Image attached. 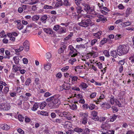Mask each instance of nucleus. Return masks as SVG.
<instances>
[{
    "instance_id": "20",
    "label": "nucleus",
    "mask_w": 134,
    "mask_h": 134,
    "mask_svg": "<svg viewBox=\"0 0 134 134\" xmlns=\"http://www.w3.org/2000/svg\"><path fill=\"white\" fill-rule=\"evenodd\" d=\"M110 98V103L112 105L114 104V102L115 101L114 97L111 96Z\"/></svg>"
},
{
    "instance_id": "37",
    "label": "nucleus",
    "mask_w": 134,
    "mask_h": 134,
    "mask_svg": "<svg viewBox=\"0 0 134 134\" xmlns=\"http://www.w3.org/2000/svg\"><path fill=\"white\" fill-rule=\"evenodd\" d=\"M117 115H116L115 114H114L110 119V121L111 122H113L117 118Z\"/></svg>"
},
{
    "instance_id": "34",
    "label": "nucleus",
    "mask_w": 134,
    "mask_h": 134,
    "mask_svg": "<svg viewBox=\"0 0 134 134\" xmlns=\"http://www.w3.org/2000/svg\"><path fill=\"white\" fill-rule=\"evenodd\" d=\"M90 131H91V130L88 128H85L83 130V132L86 134H89V133L90 132Z\"/></svg>"
},
{
    "instance_id": "32",
    "label": "nucleus",
    "mask_w": 134,
    "mask_h": 134,
    "mask_svg": "<svg viewBox=\"0 0 134 134\" xmlns=\"http://www.w3.org/2000/svg\"><path fill=\"white\" fill-rule=\"evenodd\" d=\"M60 27V26L58 25H55L54 26L53 29L56 31H57L59 30Z\"/></svg>"
},
{
    "instance_id": "7",
    "label": "nucleus",
    "mask_w": 134,
    "mask_h": 134,
    "mask_svg": "<svg viewBox=\"0 0 134 134\" xmlns=\"http://www.w3.org/2000/svg\"><path fill=\"white\" fill-rule=\"evenodd\" d=\"M0 127L1 129H2L3 130H9L10 128V126H8L6 124L1 125H0Z\"/></svg>"
},
{
    "instance_id": "9",
    "label": "nucleus",
    "mask_w": 134,
    "mask_h": 134,
    "mask_svg": "<svg viewBox=\"0 0 134 134\" xmlns=\"http://www.w3.org/2000/svg\"><path fill=\"white\" fill-rule=\"evenodd\" d=\"M71 127V122L68 121H66L65 122L64 125V127L67 129L70 128Z\"/></svg>"
},
{
    "instance_id": "30",
    "label": "nucleus",
    "mask_w": 134,
    "mask_h": 134,
    "mask_svg": "<svg viewBox=\"0 0 134 134\" xmlns=\"http://www.w3.org/2000/svg\"><path fill=\"white\" fill-rule=\"evenodd\" d=\"M20 99H21L24 101L27 100L29 99V98L27 97L26 95L20 96Z\"/></svg>"
},
{
    "instance_id": "35",
    "label": "nucleus",
    "mask_w": 134,
    "mask_h": 134,
    "mask_svg": "<svg viewBox=\"0 0 134 134\" xmlns=\"http://www.w3.org/2000/svg\"><path fill=\"white\" fill-rule=\"evenodd\" d=\"M39 16L37 15H35L33 16L32 18V19L33 20L36 21L38 20L39 18Z\"/></svg>"
},
{
    "instance_id": "15",
    "label": "nucleus",
    "mask_w": 134,
    "mask_h": 134,
    "mask_svg": "<svg viewBox=\"0 0 134 134\" xmlns=\"http://www.w3.org/2000/svg\"><path fill=\"white\" fill-rule=\"evenodd\" d=\"M51 67V65L50 63H48L44 66V69L46 70H49Z\"/></svg>"
},
{
    "instance_id": "1",
    "label": "nucleus",
    "mask_w": 134,
    "mask_h": 134,
    "mask_svg": "<svg viewBox=\"0 0 134 134\" xmlns=\"http://www.w3.org/2000/svg\"><path fill=\"white\" fill-rule=\"evenodd\" d=\"M59 95L57 94L47 98L46 101L50 102L48 105V106L51 108L53 109L58 107L60 104V102L59 98Z\"/></svg>"
},
{
    "instance_id": "16",
    "label": "nucleus",
    "mask_w": 134,
    "mask_h": 134,
    "mask_svg": "<svg viewBox=\"0 0 134 134\" xmlns=\"http://www.w3.org/2000/svg\"><path fill=\"white\" fill-rule=\"evenodd\" d=\"M74 52V51H71L69 52V54H68V56L69 57L70 56H71V57H74L76 56L77 55V53H73Z\"/></svg>"
},
{
    "instance_id": "2",
    "label": "nucleus",
    "mask_w": 134,
    "mask_h": 134,
    "mask_svg": "<svg viewBox=\"0 0 134 134\" xmlns=\"http://www.w3.org/2000/svg\"><path fill=\"white\" fill-rule=\"evenodd\" d=\"M129 47L127 45L123 44L119 46L117 49L118 54L119 56L126 54L129 52Z\"/></svg>"
},
{
    "instance_id": "55",
    "label": "nucleus",
    "mask_w": 134,
    "mask_h": 134,
    "mask_svg": "<svg viewBox=\"0 0 134 134\" xmlns=\"http://www.w3.org/2000/svg\"><path fill=\"white\" fill-rule=\"evenodd\" d=\"M87 117L84 118H83V120L82 121V123L84 124H86L87 121Z\"/></svg>"
},
{
    "instance_id": "43",
    "label": "nucleus",
    "mask_w": 134,
    "mask_h": 134,
    "mask_svg": "<svg viewBox=\"0 0 134 134\" xmlns=\"http://www.w3.org/2000/svg\"><path fill=\"white\" fill-rule=\"evenodd\" d=\"M103 53L106 56L108 57L110 56V55L108 51L106 50H104L103 51Z\"/></svg>"
},
{
    "instance_id": "10",
    "label": "nucleus",
    "mask_w": 134,
    "mask_h": 134,
    "mask_svg": "<svg viewBox=\"0 0 134 134\" xmlns=\"http://www.w3.org/2000/svg\"><path fill=\"white\" fill-rule=\"evenodd\" d=\"M102 107L108 109L110 108L111 107L110 105L106 103H103L100 104Z\"/></svg>"
},
{
    "instance_id": "62",
    "label": "nucleus",
    "mask_w": 134,
    "mask_h": 134,
    "mask_svg": "<svg viewBox=\"0 0 134 134\" xmlns=\"http://www.w3.org/2000/svg\"><path fill=\"white\" fill-rule=\"evenodd\" d=\"M97 113L95 111H93L92 113L91 114L93 117L96 116H97Z\"/></svg>"
},
{
    "instance_id": "36",
    "label": "nucleus",
    "mask_w": 134,
    "mask_h": 134,
    "mask_svg": "<svg viewBox=\"0 0 134 134\" xmlns=\"http://www.w3.org/2000/svg\"><path fill=\"white\" fill-rule=\"evenodd\" d=\"M17 28L19 30H21L23 29L24 27V26L21 23H20L19 24H17Z\"/></svg>"
},
{
    "instance_id": "24",
    "label": "nucleus",
    "mask_w": 134,
    "mask_h": 134,
    "mask_svg": "<svg viewBox=\"0 0 134 134\" xmlns=\"http://www.w3.org/2000/svg\"><path fill=\"white\" fill-rule=\"evenodd\" d=\"M131 12V8H128L126 10V17H127L129 15L130 13Z\"/></svg>"
},
{
    "instance_id": "47",
    "label": "nucleus",
    "mask_w": 134,
    "mask_h": 134,
    "mask_svg": "<svg viewBox=\"0 0 134 134\" xmlns=\"http://www.w3.org/2000/svg\"><path fill=\"white\" fill-rule=\"evenodd\" d=\"M40 114L42 115H44L46 116H48V113L46 111H42L40 113Z\"/></svg>"
},
{
    "instance_id": "8",
    "label": "nucleus",
    "mask_w": 134,
    "mask_h": 134,
    "mask_svg": "<svg viewBox=\"0 0 134 134\" xmlns=\"http://www.w3.org/2000/svg\"><path fill=\"white\" fill-rule=\"evenodd\" d=\"M76 9L77 10L76 12L78 14H80L81 13H82V12H84L83 10H82V7L79 5H77V7H76Z\"/></svg>"
},
{
    "instance_id": "46",
    "label": "nucleus",
    "mask_w": 134,
    "mask_h": 134,
    "mask_svg": "<svg viewBox=\"0 0 134 134\" xmlns=\"http://www.w3.org/2000/svg\"><path fill=\"white\" fill-rule=\"evenodd\" d=\"M122 37V35H121L117 34L115 37V40H118L120 39Z\"/></svg>"
},
{
    "instance_id": "3",
    "label": "nucleus",
    "mask_w": 134,
    "mask_h": 134,
    "mask_svg": "<svg viewBox=\"0 0 134 134\" xmlns=\"http://www.w3.org/2000/svg\"><path fill=\"white\" fill-rule=\"evenodd\" d=\"M92 21L90 19H85L82 20L81 22L78 23V25L82 27L86 28L88 27L89 26H91L92 25Z\"/></svg>"
},
{
    "instance_id": "61",
    "label": "nucleus",
    "mask_w": 134,
    "mask_h": 134,
    "mask_svg": "<svg viewBox=\"0 0 134 134\" xmlns=\"http://www.w3.org/2000/svg\"><path fill=\"white\" fill-rule=\"evenodd\" d=\"M51 116L52 119H54L56 117V115L55 113L52 112L51 113Z\"/></svg>"
},
{
    "instance_id": "57",
    "label": "nucleus",
    "mask_w": 134,
    "mask_h": 134,
    "mask_svg": "<svg viewBox=\"0 0 134 134\" xmlns=\"http://www.w3.org/2000/svg\"><path fill=\"white\" fill-rule=\"evenodd\" d=\"M83 66H77L75 67V71H77V70H79V69H81L82 68Z\"/></svg>"
},
{
    "instance_id": "31",
    "label": "nucleus",
    "mask_w": 134,
    "mask_h": 134,
    "mask_svg": "<svg viewBox=\"0 0 134 134\" xmlns=\"http://www.w3.org/2000/svg\"><path fill=\"white\" fill-rule=\"evenodd\" d=\"M13 60L16 64H18L19 63V58L17 57H14L13 58Z\"/></svg>"
},
{
    "instance_id": "12",
    "label": "nucleus",
    "mask_w": 134,
    "mask_h": 134,
    "mask_svg": "<svg viewBox=\"0 0 134 134\" xmlns=\"http://www.w3.org/2000/svg\"><path fill=\"white\" fill-rule=\"evenodd\" d=\"M102 34V31H100L97 33H94L93 34V36H95L97 38L99 39L100 38V36Z\"/></svg>"
},
{
    "instance_id": "14",
    "label": "nucleus",
    "mask_w": 134,
    "mask_h": 134,
    "mask_svg": "<svg viewBox=\"0 0 134 134\" xmlns=\"http://www.w3.org/2000/svg\"><path fill=\"white\" fill-rule=\"evenodd\" d=\"M70 115V113L69 112L64 111L62 112V117L63 116L64 117L66 118V117L69 116Z\"/></svg>"
},
{
    "instance_id": "17",
    "label": "nucleus",
    "mask_w": 134,
    "mask_h": 134,
    "mask_svg": "<svg viewBox=\"0 0 134 134\" xmlns=\"http://www.w3.org/2000/svg\"><path fill=\"white\" fill-rule=\"evenodd\" d=\"M9 90V88L7 87H5L4 88V89L3 91L2 92V93L3 94H6L8 92Z\"/></svg>"
},
{
    "instance_id": "42",
    "label": "nucleus",
    "mask_w": 134,
    "mask_h": 134,
    "mask_svg": "<svg viewBox=\"0 0 134 134\" xmlns=\"http://www.w3.org/2000/svg\"><path fill=\"white\" fill-rule=\"evenodd\" d=\"M20 98V99L17 100L16 101V103L18 105H20L22 104V100Z\"/></svg>"
},
{
    "instance_id": "59",
    "label": "nucleus",
    "mask_w": 134,
    "mask_h": 134,
    "mask_svg": "<svg viewBox=\"0 0 134 134\" xmlns=\"http://www.w3.org/2000/svg\"><path fill=\"white\" fill-rule=\"evenodd\" d=\"M124 60H122L119 61L118 63V64L119 65H123L125 63Z\"/></svg>"
},
{
    "instance_id": "13",
    "label": "nucleus",
    "mask_w": 134,
    "mask_h": 134,
    "mask_svg": "<svg viewBox=\"0 0 134 134\" xmlns=\"http://www.w3.org/2000/svg\"><path fill=\"white\" fill-rule=\"evenodd\" d=\"M66 30L65 28L62 27L60 26V28L58 31L59 34H61L62 33H65L66 32Z\"/></svg>"
},
{
    "instance_id": "63",
    "label": "nucleus",
    "mask_w": 134,
    "mask_h": 134,
    "mask_svg": "<svg viewBox=\"0 0 134 134\" xmlns=\"http://www.w3.org/2000/svg\"><path fill=\"white\" fill-rule=\"evenodd\" d=\"M23 63L24 64H27L28 63L27 59L26 58H24L23 59Z\"/></svg>"
},
{
    "instance_id": "56",
    "label": "nucleus",
    "mask_w": 134,
    "mask_h": 134,
    "mask_svg": "<svg viewBox=\"0 0 134 134\" xmlns=\"http://www.w3.org/2000/svg\"><path fill=\"white\" fill-rule=\"evenodd\" d=\"M123 24L125 26H127L130 25L131 24V23L130 22L128 21L124 23Z\"/></svg>"
},
{
    "instance_id": "26",
    "label": "nucleus",
    "mask_w": 134,
    "mask_h": 134,
    "mask_svg": "<svg viewBox=\"0 0 134 134\" xmlns=\"http://www.w3.org/2000/svg\"><path fill=\"white\" fill-rule=\"evenodd\" d=\"M13 71L14 72H15L18 70H19L20 69H19V67L17 66H16L15 65H13Z\"/></svg>"
},
{
    "instance_id": "21",
    "label": "nucleus",
    "mask_w": 134,
    "mask_h": 134,
    "mask_svg": "<svg viewBox=\"0 0 134 134\" xmlns=\"http://www.w3.org/2000/svg\"><path fill=\"white\" fill-rule=\"evenodd\" d=\"M43 30L44 31L46 32V33L49 34H52V32L51 30L50 29L44 28L43 29Z\"/></svg>"
},
{
    "instance_id": "39",
    "label": "nucleus",
    "mask_w": 134,
    "mask_h": 134,
    "mask_svg": "<svg viewBox=\"0 0 134 134\" xmlns=\"http://www.w3.org/2000/svg\"><path fill=\"white\" fill-rule=\"evenodd\" d=\"M80 85L83 88H86L88 87V85L84 82H82Z\"/></svg>"
},
{
    "instance_id": "25",
    "label": "nucleus",
    "mask_w": 134,
    "mask_h": 134,
    "mask_svg": "<svg viewBox=\"0 0 134 134\" xmlns=\"http://www.w3.org/2000/svg\"><path fill=\"white\" fill-rule=\"evenodd\" d=\"M55 4V6L56 7H58L63 5V2L62 1H58Z\"/></svg>"
},
{
    "instance_id": "49",
    "label": "nucleus",
    "mask_w": 134,
    "mask_h": 134,
    "mask_svg": "<svg viewBox=\"0 0 134 134\" xmlns=\"http://www.w3.org/2000/svg\"><path fill=\"white\" fill-rule=\"evenodd\" d=\"M64 4L65 6H68L70 5L68 0H64Z\"/></svg>"
},
{
    "instance_id": "19",
    "label": "nucleus",
    "mask_w": 134,
    "mask_h": 134,
    "mask_svg": "<svg viewBox=\"0 0 134 134\" xmlns=\"http://www.w3.org/2000/svg\"><path fill=\"white\" fill-rule=\"evenodd\" d=\"M97 17L99 18V19L102 21H105L106 20V18L104 17V16L102 15H100L98 14Z\"/></svg>"
},
{
    "instance_id": "51",
    "label": "nucleus",
    "mask_w": 134,
    "mask_h": 134,
    "mask_svg": "<svg viewBox=\"0 0 134 134\" xmlns=\"http://www.w3.org/2000/svg\"><path fill=\"white\" fill-rule=\"evenodd\" d=\"M97 41V40L96 39H95L92 40L91 42V45L93 46L94 44L96 43Z\"/></svg>"
},
{
    "instance_id": "27",
    "label": "nucleus",
    "mask_w": 134,
    "mask_h": 134,
    "mask_svg": "<svg viewBox=\"0 0 134 134\" xmlns=\"http://www.w3.org/2000/svg\"><path fill=\"white\" fill-rule=\"evenodd\" d=\"M47 105V104L45 102H44L42 103L40 105L41 109H43Z\"/></svg>"
},
{
    "instance_id": "64",
    "label": "nucleus",
    "mask_w": 134,
    "mask_h": 134,
    "mask_svg": "<svg viewBox=\"0 0 134 134\" xmlns=\"http://www.w3.org/2000/svg\"><path fill=\"white\" fill-rule=\"evenodd\" d=\"M126 134H134V132L131 130H129L127 131Z\"/></svg>"
},
{
    "instance_id": "44",
    "label": "nucleus",
    "mask_w": 134,
    "mask_h": 134,
    "mask_svg": "<svg viewBox=\"0 0 134 134\" xmlns=\"http://www.w3.org/2000/svg\"><path fill=\"white\" fill-rule=\"evenodd\" d=\"M53 8L52 6L46 5L44 6V8L46 9H50Z\"/></svg>"
},
{
    "instance_id": "54",
    "label": "nucleus",
    "mask_w": 134,
    "mask_h": 134,
    "mask_svg": "<svg viewBox=\"0 0 134 134\" xmlns=\"http://www.w3.org/2000/svg\"><path fill=\"white\" fill-rule=\"evenodd\" d=\"M96 92L90 94V97L91 98H93L96 97Z\"/></svg>"
},
{
    "instance_id": "18",
    "label": "nucleus",
    "mask_w": 134,
    "mask_h": 134,
    "mask_svg": "<svg viewBox=\"0 0 134 134\" xmlns=\"http://www.w3.org/2000/svg\"><path fill=\"white\" fill-rule=\"evenodd\" d=\"M31 83V80L29 78H27L25 82V85L26 86H29V84Z\"/></svg>"
},
{
    "instance_id": "48",
    "label": "nucleus",
    "mask_w": 134,
    "mask_h": 134,
    "mask_svg": "<svg viewBox=\"0 0 134 134\" xmlns=\"http://www.w3.org/2000/svg\"><path fill=\"white\" fill-rule=\"evenodd\" d=\"M18 118L19 121L21 122H23L24 119V117L21 115L18 116Z\"/></svg>"
},
{
    "instance_id": "53",
    "label": "nucleus",
    "mask_w": 134,
    "mask_h": 134,
    "mask_svg": "<svg viewBox=\"0 0 134 134\" xmlns=\"http://www.w3.org/2000/svg\"><path fill=\"white\" fill-rule=\"evenodd\" d=\"M77 106L76 104H74L72 105L71 109L73 110H74L77 109Z\"/></svg>"
},
{
    "instance_id": "28",
    "label": "nucleus",
    "mask_w": 134,
    "mask_h": 134,
    "mask_svg": "<svg viewBox=\"0 0 134 134\" xmlns=\"http://www.w3.org/2000/svg\"><path fill=\"white\" fill-rule=\"evenodd\" d=\"M47 18V16L46 15H43L41 18V20L43 22L45 21Z\"/></svg>"
},
{
    "instance_id": "41",
    "label": "nucleus",
    "mask_w": 134,
    "mask_h": 134,
    "mask_svg": "<svg viewBox=\"0 0 134 134\" xmlns=\"http://www.w3.org/2000/svg\"><path fill=\"white\" fill-rule=\"evenodd\" d=\"M69 68L68 66L64 67L61 69L62 71L63 72H65L67 71Z\"/></svg>"
},
{
    "instance_id": "45",
    "label": "nucleus",
    "mask_w": 134,
    "mask_h": 134,
    "mask_svg": "<svg viewBox=\"0 0 134 134\" xmlns=\"http://www.w3.org/2000/svg\"><path fill=\"white\" fill-rule=\"evenodd\" d=\"M73 34L72 33H71L67 37L64 38V39L66 40H67L70 38L72 36Z\"/></svg>"
},
{
    "instance_id": "5",
    "label": "nucleus",
    "mask_w": 134,
    "mask_h": 134,
    "mask_svg": "<svg viewBox=\"0 0 134 134\" xmlns=\"http://www.w3.org/2000/svg\"><path fill=\"white\" fill-rule=\"evenodd\" d=\"M23 46L24 48H25V50L26 51H28L29 49V41L26 40L23 43Z\"/></svg>"
},
{
    "instance_id": "60",
    "label": "nucleus",
    "mask_w": 134,
    "mask_h": 134,
    "mask_svg": "<svg viewBox=\"0 0 134 134\" xmlns=\"http://www.w3.org/2000/svg\"><path fill=\"white\" fill-rule=\"evenodd\" d=\"M115 104L117 105L119 107L121 106V104L119 101L117 100H116L115 101Z\"/></svg>"
},
{
    "instance_id": "50",
    "label": "nucleus",
    "mask_w": 134,
    "mask_h": 134,
    "mask_svg": "<svg viewBox=\"0 0 134 134\" xmlns=\"http://www.w3.org/2000/svg\"><path fill=\"white\" fill-rule=\"evenodd\" d=\"M95 107V105L93 104H91L89 106V109L91 110H93L94 109Z\"/></svg>"
},
{
    "instance_id": "52",
    "label": "nucleus",
    "mask_w": 134,
    "mask_h": 134,
    "mask_svg": "<svg viewBox=\"0 0 134 134\" xmlns=\"http://www.w3.org/2000/svg\"><path fill=\"white\" fill-rule=\"evenodd\" d=\"M114 112H116L118 111L117 108L115 106H113L111 107Z\"/></svg>"
},
{
    "instance_id": "58",
    "label": "nucleus",
    "mask_w": 134,
    "mask_h": 134,
    "mask_svg": "<svg viewBox=\"0 0 134 134\" xmlns=\"http://www.w3.org/2000/svg\"><path fill=\"white\" fill-rule=\"evenodd\" d=\"M96 64L99 69H101L102 67V64L100 62L96 63Z\"/></svg>"
},
{
    "instance_id": "11",
    "label": "nucleus",
    "mask_w": 134,
    "mask_h": 134,
    "mask_svg": "<svg viewBox=\"0 0 134 134\" xmlns=\"http://www.w3.org/2000/svg\"><path fill=\"white\" fill-rule=\"evenodd\" d=\"M110 53L111 55L114 58H116L118 56L117 52L116 50L111 51Z\"/></svg>"
},
{
    "instance_id": "29",
    "label": "nucleus",
    "mask_w": 134,
    "mask_h": 134,
    "mask_svg": "<svg viewBox=\"0 0 134 134\" xmlns=\"http://www.w3.org/2000/svg\"><path fill=\"white\" fill-rule=\"evenodd\" d=\"M74 131L77 132H81L83 131V130L79 127H76L74 129Z\"/></svg>"
},
{
    "instance_id": "23",
    "label": "nucleus",
    "mask_w": 134,
    "mask_h": 134,
    "mask_svg": "<svg viewBox=\"0 0 134 134\" xmlns=\"http://www.w3.org/2000/svg\"><path fill=\"white\" fill-rule=\"evenodd\" d=\"M38 107V106L37 104L36 103H35L33 106L31 110L33 111H35L37 110Z\"/></svg>"
},
{
    "instance_id": "40",
    "label": "nucleus",
    "mask_w": 134,
    "mask_h": 134,
    "mask_svg": "<svg viewBox=\"0 0 134 134\" xmlns=\"http://www.w3.org/2000/svg\"><path fill=\"white\" fill-rule=\"evenodd\" d=\"M76 59L75 58H73L70 59L69 61V62L71 63L72 65L73 64L74 62H75L76 61Z\"/></svg>"
},
{
    "instance_id": "38",
    "label": "nucleus",
    "mask_w": 134,
    "mask_h": 134,
    "mask_svg": "<svg viewBox=\"0 0 134 134\" xmlns=\"http://www.w3.org/2000/svg\"><path fill=\"white\" fill-rule=\"evenodd\" d=\"M55 112L57 113L58 115L60 117H62V112L60 111L59 110H56L54 111Z\"/></svg>"
},
{
    "instance_id": "6",
    "label": "nucleus",
    "mask_w": 134,
    "mask_h": 134,
    "mask_svg": "<svg viewBox=\"0 0 134 134\" xmlns=\"http://www.w3.org/2000/svg\"><path fill=\"white\" fill-rule=\"evenodd\" d=\"M3 110H9L10 108V106L7 103H3Z\"/></svg>"
},
{
    "instance_id": "22",
    "label": "nucleus",
    "mask_w": 134,
    "mask_h": 134,
    "mask_svg": "<svg viewBox=\"0 0 134 134\" xmlns=\"http://www.w3.org/2000/svg\"><path fill=\"white\" fill-rule=\"evenodd\" d=\"M80 116L82 118L87 117L88 116L87 113H83L82 112H80Z\"/></svg>"
},
{
    "instance_id": "33",
    "label": "nucleus",
    "mask_w": 134,
    "mask_h": 134,
    "mask_svg": "<svg viewBox=\"0 0 134 134\" xmlns=\"http://www.w3.org/2000/svg\"><path fill=\"white\" fill-rule=\"evenodd\" d=\"M107 41L108 40L107 38H104L103 39L100 41V43L101 44L103 45L107 43Z\"/></svg>"
},
{
    "instance_id": "4",
    "label": "nucleus",
    "mask_w": 134,
    "mask_h": 134,
    "mask_svg": "<svg viewBox=\"0 0 134 134\" xmlns=\"http://www.w3.org/2000/svg\"><path fill=\"white\" fill-rule=\"evenodd\" d=\"M83 5L84 7V10L87 13L94 11V9L90 7L89 4L84 3L83 4Z\"/></svg>"
}]
</instances>
